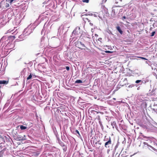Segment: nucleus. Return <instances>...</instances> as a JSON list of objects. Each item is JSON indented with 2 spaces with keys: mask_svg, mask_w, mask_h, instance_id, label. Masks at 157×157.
I'll return each mask as SVG.
<instances>
[{
  "mask_svg": "<svg viewBox=\"0 0 157 157\" xmlns=\"http://www.w3.org/2000/svg\"><path fill=\"white\" fill-rule=\"evenodd\" d=\"M5 46L4 49H13L14 46V44L13 41L15 39V37L13 36H5Z\"/></svg>",
  "mask_w": 157,
  "mask_h": 157,
  "instance_id": "obj_1",
  "label": "nucleus"
},
{
  "mask_svg": "<svg viewBox=\"0 0 157 157\" xmlns=\"http://www.w3.org/2000/svg\"><path fill=\"white\" fill-rule=\"evenodd\" d=\"M34 29L35 27H32L31 24H30L24 30L23 33V35L25 36L29 35L33 32Z\"/></svg>",
  "mask_w": 157,
  "mask_h": 157,
  "instance_id": "obj_2",
  "label": "nucleus"
},
{
  "mask_svg": "<svg viewBox=\"0 0 157 157\" xmlns=\"http://www.w3.org/2000/svg\"><path fill=\"white\" fill-rule=\"evenodd\" d=\"M105 146L106 148H107V152L108 154L110 151L112 150L113 144H112L111 141L110 137H109L108 141L105 143Z\"/></svg>",
  "mask_w": 157,
  "mask_h": 157,
  "instance_id": "obj_3",
  "label": "nucleus"
},
{
  "mask_svg": "<svg viewBox=\"0 0 157 157\" xmlns=\"http://www.w3.org/2000/svg\"><path fill=\"white\" fill-rule=\"evenodd\" d=\"M81 31L79 27H76L72 33L71 37H72L75 36L79 35Z\"/></svg>",
  "mask_w": 157,
  "mask_h": 157,
  "instance_id": "obj_4",
  "label": "nucleus"
},
{
  "mask_svg": "<svg viewBox=\"0 0 157 157\" xmlns=\"http://www.w3.org/2000/svg\"><path fill=\"white\" fill-rule=\"evenodd\" d=\"M5 38V36H3L0 40V49H1L2 50H3L6 45L5 40H6H6Z\"/></svg>",
  "mask_w": 157,
  "mask_h": 157,
  "instance_id": "obj_5",
  "label": "nucleus"
},
{
  "mask_svg": "<svg viewBox=\"0 0 157 157\" xmlns=\"http://www.w3.org/2000/svg\"><path fill=\"white\" fill-rule=\"evenodd\" d=\"M50 28L51 27L49 25L48 26L47 25L46 26L45 25V24L44 26L43 29L41 31V33H42L45 30V33L46 32L47 33H48V32L50 31Z\"/></svg>",
  "mask_w": 157,
  "mask_h": 157,
  "instance_id": "obj_6",
  "label": "nucleus"
},
{
  "mask_svg": "<svg viewBox=\"0 0 157 157\" xmlns=\"http://www.w3.org/2000/svg\"><path fill=\"white\" fill-rule=\"evenodd\" d=\"M63 27L62 26H60L58 30V33L59 35H61L63 33Z\"/></svg>",
  "mask_w": 157,
  "mask_h": 157,
  "instance_id": "obj_7",
  "label": "nucleus"
},
{
  "mask_svg": "<svg viewBox=\"0 0 157 157\" xmlns=\"http://www.w3.org/2000/svg\"><path fill=\"white\" fill-rule=\"evenodd\" d=\"M133 74L135 75L136 76H140V75H142V73L141 72L138 71H135L133 72Z\"/></svg>",
  "mask_w": 157,
  "mask_h": 157,
  "instance_id": "obj_8",
  "label": "nucleus"
},
{
  "mask_svg": "<svg viewBox=\"0 0 157 157\" xmlns=\"http://www.w3.org/2000/svg\"><path fill=\"white\" fill-rule=\"evenodd\" d=\"M57 140L59 144L62 147H64L65 146V145L62 142L59 138H58Z\"/></svg>",
  "mask_w": 157,
  "mask_h": 157,
  "instance_id": "obj_9",
  "label": "nucleus"
},
{
  "mask_svg": "<svg viewBox=\"0 0 157 157\" xmlns=\"http://www.w3.org/2000/svg\"><path fill=\"white\" fill-rule=\"evenodd\" d=\"M111 125L112 126L113 128H114V127L117 128V126L115 121H113L111 122Z\"/></svg>",
  "mask_w": 157,
  "mask_h": 157,
  "instance_id": "obj_10",
  "label": "nucleus"
},
{
  "mask_svg": "<svg viewBox=\"0 0 157 157\" xmlns=\"http://www.w3.org/2000/svg\"><path fill=\"white\" fill-rule=\"evenodd\" d=\"M8 83V81H7L5 80H0V84H7Z\"/></svg>",
  "mask_w": 157,
  "mask_h": 157,
  "instance_id": "obj_11",
  "label": "nucleus"
},
{
  "mask_svg": "<svg viewBox=\"0 0 157 157\" xmlns=\"http://www.w3.org/2000/svg\"><path fill=\"white\" fill-rule=\"evenodd\" d=\"M17 1H18V0H6V1L11 5L12 3H14Z\"/></svg>",
  "mask_w": 157,
  "mask_h": 157,
  "instance_id": "obj_12",
  "label": "nucleus"
},
{
  "mask_svg": "<svg viewBox=\"0 0 157 157\" xmlns=\"http://www.w3.org/2000/svg\"><path fill=\"white\" fill-rule=\"evenodd\" d=\"M116 29L119 32V33L122 34L123 33V32L121 29L120 27L119 26H117L116 27Z\"/></svg>",
  "mask_w": 157,
  "mask_h": 157,
  "instance_id": "obj_13",
  "label": "nucleus"
},
{
  "mask_svg": "<svg viewBox=\"0 0 157 157\" xmlns=\"http://www.w3.org/2000/svg\"><path fill=\"white\" fill-rule=\"evenodd\" d=\"M39 24L38 21L36 20L34 22V24L31 25L32 27L35 28L36 26H37Z\"/></svg>",
  "mask_w": 157,
  "mask_h": 157,
  "instance_id": "obj_14",
  "label": "nucleus"
},
{
  "mask_svg": "<svg viewBox=\"0 0 157 157\" xmlns=\"http://www.w3.org/2000/svg\"><path fill=\"white\" fill-rule=\"evenodd\" d=\"M135 82L136 83H140V84L141 85L142 83V81L141 80H137Z\"/></svg>",
  "mask_w": 157,
  "mask_h": 157,
  "instance_id": "obj_15",
  "label": "nucleus"
},
{
  "mask_svg": "<svg viewBox=\"0 0 157 157\" xmlns=\"http://www.w3.org/2000/svg\"><path fill=\"white\" fill-rule=\"evenodd\" d=\"M20 128L21 130H25L27 128V127L25 126L21 125L20 126Z\"/></svg>",
  "mask_w": 157,
  "mask_h": 157,
  "instance_id": "obj_16",
  "label": "nucleus"
},
{
  "mask_svg": "<svg viewBox=\"0 0 157 157\" xmlns=\"http://www.w3.org/2000/svg\"><path fill=\"white\" fill-rule=\"evenodd\" d=\"M82 82V81L81 80H77L75 81V83H81Z\"/></svg>",
  "mask_w": 157,
  "mask_h": 157,
  "instance_id": "obj_17",
  "label": "nucleus"
},
{
  "mask_svg": "<svg viewBox=\"0 0 157 157\" xmlns=\"http://www.w3.org/2000/svg\"><path fill=\"white\" fill-rule=\"evenodd\" d=\"M61 138H62V140L63 141L65 142V140H66V138L65 136L64 135H63V136H61Z\"/></svg>",
  "mask_w": 157,
  "mask_h": 157,
  "instance_id": "obj_18",
  "label": "nucleus"
},
{
  "mask_svg": "<svg viewBox=\"0 0 157 157\" xmlns=\"http://www.w3.org/2000/svg\"><path fill=\"white\" fill-rule=\"evenodd\" d=\"M5 151L4 150H2L0 152V157L2 156V154H4Z\"/></svg>",
  "mask_w": 157,
  "mask_h": 157,
  "instance_id": "obj_19",
  "label": "nucleus"
},
{
  "mask_svg": "<svg viewBox=\"0 0 157 157\" xmlns=\"http://www.w3.org/2000/svg\"><path fill=\"white\" fill-rule=\"evenodd\" d=\"M32 76L33 75L31 73L30 75H29V76L27 77V80L31 79L32 78Z\"/></svg>",
  "mask_w": 157,
  "mask_h": 157,
  "instance_id": "obj_20",
  "label": "nucleus"
},
{
  "mask_svg": "<svg viewBox=\"0 0 157 157\" xmlns=\"http://www.w3.org/2000/svg\"><path fill=\"white\" fill-rule=\"evenodd\" d=\"M79 44L81 45L82 47H84V48H85L86 47H85V45H84V44L82 42H79Z\"/></svg>",
  "mask_w": 157,
  "mask_h": 157,
  "instance_id": "obj_21",
  "label": "nucleus"
},
{
  "mask_svg": "<svg viewBox=\"0 0 157 157\" xmlns=\"http://www.w3.org/2000/svg\"><path fill=\"white\" fill-rule=\"evenodd\" d=\"M54 134L55 135H56L57 139H58V138H59V137H58V134H57V133L56 132V131H54Z\"/></svg>",
  "mask_w": 157,
  "mask_h": 157,
  "instance_id": "obj_22",
  "label": "nucleus"
},
{
  "mask_svg": "<svg viewBox=\"0 0 157 157\" xmlns=\"http://www.w3.org/2000/svg\"><path fill=\"white\" fill-rule=\"evenodd\" d=\"M118 144H117L116 146H115V147L114 148V151H115V150H116L117 148L118 147Z\"/></svg>",
  "mask_w": 157,
  "mask_h": 157,
  "instance_id": "obj_23",
  "label": "nucleus"
},
{
  "mask_svg": "<svg viewBox=\"0 0 157 157\" xmlns=\"http://www.w3.org/2000/svg\"><path fill=\"white\" fill-rule=\"evenodd\" d=\"M155 31H153V32L151 33V36H153L154 35H155Z\"/></svg>",
  "mask_w": 157,
  "mask_h": 157,
  "instance_id": "obj_24",
  "label": "nucleus"
},
{
  "mask_svg": "<svg viewBox=\"0 0 157 157\" xmlns=\"http://www.w3.org/2000/svg\"><path fill=\"white\" fill-rule=\"evenodd\" d=\"M55 16H52V19H54V21H58V20H57V19H55Z\"/></svg>",
  "mask_w": 157,
  "mask_h": 157,
  "instance_id": "obj_25",
  "label": "nucleus"
},
{
  "mask_svg": "<svg viewBox=\"0 0 157 157\" xmlns=\"http://www.w3.org/2000/svg\"><path fill=\"white\" fill-rule=\"evenodd\" d=\"M82 1L84 2L88 3L89 1V0H83Z\"/></svg>",
  "mask_w": 157,
  "mask_h": 157,
  "instance_id": "obj_26",
  "label": "nucleus"
},
{
  "mask_svg": "<svg viewBox=\"0 0 157 157\" xmlns=\"http://www.w3.org/2000/svg\"><path fill=\"white\" fill-rule=\"evenodd\" d=\"M148 146H149L150 147H151V148L152 149H153L154 150V151H156V150L155 148H154L153 147H152L151 146H150V145H148Z\"/></svg>",
  "mask_w": 157,
  "mask_h": 157,
  "instance_id": "obj_27",
  "label": "nucleus"
},
{
  "mask_svg": "<svg viewBox=\"0 0 157 157\" xmlns=\"http://www.w3.org/2000/svg\"><path fill=\"white\" fill-rule=\"evenodd\" d=\"M93 14L94 13H89L88 14H85V15H89L90 16H93Z\"/></svg>",
  "mask_w": 157,
  "mask_h": 157,
  "instance_id": "obj_28",
  "label": "nucleus"
},
{
  "mask_svg": "<svg viewBox=\"0 0 157 157\" xmlns=\"http://www.w3.org/2000/svg\"><path fill=\"white\" fill-rule=\"evenodd\" d=\"M105 53H111L113 52H111V51H105Z\"/></svg>",
  "mask_w": 157,
  "mask_h": 157,
  "instance_id": "obj_29",
  "label": "nucleus"
},
{
  "mask_svg": "<svg viewBox=\"0 0 157 157\" xmlns=\"http://www.w3.org/2000/svg\"><path fill=\"white\" fill-rule=\"evenodd\" d=\"M9 3H6V7H9Z\"/></svg>",
  "mask_w": 157,
  "mask_h": 157,
  "instance_id": "obj_30",
  "label": "nucleus"
},
{
  "mask_svg": "<svg viewBox=\"0 0 157 157\" xmlns=\"http://www.w3.org/2000/svg\"><path fill=\"white\" fill-rule=\"evenodd\" d=\"M66 70L68 71H69L70 70V68L68 66H66Z\"/></svg>",
  "mask_w": 157,
  "mask_h": 157,
  "instance_id": "obj_31",
  "label": "nucleus"
},
{
  "mask_svg": "<svg viewBox=\"0 0 157 157\" xmlns=\"http://www.w3.org/2000/svg\"><path fill=\"white\" fill-rule=\"evenodd\" d=\"M75 132H77V133H78L79 135V136L80 135V133H79V131L78 130H75Z\"/></svg>",
  "mask_w": 157,
  "mask_h": 157,
  "instance_id": "obj_32",
  "label": "nucleus"
},
{
  "mask_svg": "<svg viewBox=\"0 0 157 157\" xmlns=\"http://www.w3.org/2000/svg\"><path fill=\"white\" fill-rule=\"evenodd\" d=\"M153 110L154 112H155L157 113V109H153Z\"/></svg>",
  "mask_w": 157,
  "mask_h": 157,
  "instance_id": "obj_33",
  "label": "nucleus"
},
{
  "mask_svg": "<svg viewBox=\"0 0 157 157\" xmlns=\"http://www.w3.org/2000/svg\"><path fill=\"white\" fill-rule=\"evenodd\" d=\"M139 58L147 60L146 59L143 57H140Z\"/></svg>",
  "mask_w": 157,
  "mask_h": 157,
  "instance_id": "obj_34",
  "label": "nucleus"
},
{
  "mask_svg": "<svg viewBox=\"0 0 157 157\" xmlns=\"http://www.w3.org/2000/svg\"><path fill=\"white\" fill-rule=\"evenodd\" d=\"M93 16H94V17H97V14H95V13L93 14Z\"/></svg>",
  "mask_w": 157,
  "mask_h": 157,
  "instance_id": "obj_35",
  "label": "nucleus"
},
{
  "mask_svg": "<svg viewBox=\"0 0 157 157\" xmlns=\"http://www.w3.org/2000/svg\"><path fill=\"white\" fill-rule=\"evenodd\" d=\"M106 1H107V0H102L103 3H105Z\"/></svg>",
  "mask_w": 157,
  "mask_h": 157,
  "instance_id": "obj_36",
  "label": "nucleus"
},
{
  "mask_svg": "<svg viewBox=\"0 0 157 157\" xmlns=\"http://www.w3.org/2000/svg\"><path fill=\"white\" fill-rule=\"evenodd\" d=\"M22 35H20L19 36V38H20V39H21L22 38Z\"/></svg>",
  "mask_w": 157,
  "mask_h": 157,
  "instance_id": "obj_37",
  "label": "nucleus"
},
{
  "mask_svg": "<svg viewBox=\"0 0 157 157\" xmlns=\"http://www.w3.org/2000/svg\"><path fill=\"white\" fill-rule=\"evenodd\" d=\"M133 85H130L129 86H128V87H133Z\"/></svg>",
  "mask_w": 157,
  "mask_h": 157,
  "instance_id": "obj_38",
  "label": "nucleus"
},
{
  "mask_svg": "<svg viewBox=\"0 0 157 157\" xmlns=\"http://www.w3.org/2000/svg\"><path fill=\"white\" fill-rule=\"evenodd\" d=\"M117 1L116 0H115V3L116 4H117L118 3V2L117 1Z\"/></svg>",
  "mask_w": 157,
  "mask_h": 157,
  "instance_id": "obj_39",
  "label": "nucleus"
},
{
  "mask_svg": "<svg viewBox=\"0 0 157 157\" xmlns=\"http://www.w3.org/2000/svg\"><path fill=\"white\" fill-rule=\"evenodd\" d=\"M126 18V17L125 16H124L123 17V20H124V19H125Z\"/></svg>",
  "mask_w": 157,
  "mask_h": 157,
  "instance_id": "obj_40",
  "label": "nucleus"
},
{
  "mask_svg": "<svg viewBox=\"0 0 157 157\" xmlns=\"http://www.w3.org/2000/svg\"><path fill=\"white\" fill-rule=\"evenodd\" d=\"M86 19L89 22L90 21V20H89L87 18H86Z\"/></svg>",
  "mask_w": 157,
  "mask_h": 157,
  "instance_id": "obj_41",
  "label": "nucleus"
},
{
  "mask_svg": "<svg viewBox=\"0 0 157 157\" xmlns=\"http://www.w3.org/2000/svg\"><path fill=\"white\" fill-rule=\"evenodd\" d=\"M33 76V77L34 78L36 77V76L35 75H33V74H32Z\"/></svg>",
  "mask_w": 157,
  "mask_h": 157,
  "instance_id": "obj_42",
  "label": "nucleus"
},
{
  "mask_svg": "<svg viewBox=\"0 0 157 157\" xmlns=\"http://www.w3.org/2000/svg\"><path fill=\"white\" fill-rule=\"evenodd\" d=\"M93 111H94V112H96V113H97V114H98V113H100L99 112H96V111H94V110H93Z\"/></svg>",
  "mask_w": 157,
  "mask_h": 157,
  "instance_id": "obj_43",
  "label": "nucleus"
},
{
  "mask_svg": "<svg viewBox=\"0 0 157 157\" xmlns=\"http://www.w3.org/2000/svg\"><path fill=\"white\" fill-rule=\"evenodd\" d=\"M90 25H93V24L92 23H90Z\"/></svg>",
  "mask_w": 157,
  "mask_h": 157,
  "instance_id": "obj_44",
  "label": "nucleus"
},
{
  "mask_svg": "<svg viewBox=\"0 0 157 157\" xmlns=\"http://www.w3.org/2000/svg\"><path fill=\"white\" fill-rule=\"evenodd\" d=\"M95 36H98V35L97 34H95Z\"/></svg>",
  "mask_w": 157,
  "mask_h": 157,
  "instance_id": "obj_45",
  "label": "nucleus"
},
{
  "mask_svg": "<svg viewBox=\"0 0 157 157\" xmlns=\"http://www.w3.org/2000/svg\"><path fill=\"white\" fill-rule=\"evenodd\" d=\"M121 2H122V0H119Z\"/></svg>",
  "mask_w": 157,
  "mask_h": 157,
  "instance_id": "obj_46",
  "label": "nucleus"
},
{
  "mask_svg": "<svg viewBox=\"0 0 157 157\" xmlns=\"http://www.w3.org/2000/svg\"><path fill=\"white\" fill-rule=\"evenodd\" d=\"M39 155V154H37V155Z\"/></svg>",
  "mask_w": 157,
  "mask_h": 157,
  "instance_id": "obj_47",
  "label": "nucleus"
},
{
  "mask_svg": "<svg viewBox=\"0 0 157 157\" xmlns=\"http://www.w3.org/2000/svg\"><path fill=\"white\" fill-rule=\"evenodd\" d=\"M137 89V90H139V87H138Z\"/></svg>",
  "mask_w": 157,
  "mask_h": 157,
  "instance_id": "obj_48",
  "label": "nucleus"
},
{
  "mask_svg": "<svg viewBox=\"0 0 157 157\" xmlns=\"http://www.w3.org/2000/svg\"><path fill=\"white\" fill-rule=\"evenodd\" d=\"M156 78L157 79V76H156Z\"/></svg>",
  "mask_w": 157,
  "mask_h": 157,
  "instance_id": "obj_49",
  "label": "nucleus"
},
{
  "mask_svg": "<svg viewBox=\"0 0 157 157\" xmlns=\"http://www.w3.org/2000/svg\"><path fill=\"white\" fill-rule=\"evenodd\" d=\"M155 124H156V125H157V123H156Z\"/></svg>",
  "mask_w": 157,
  "mask_h": 157,
  "instance_id": "obj_50",
  "label": "nucleus"
},
{
  "mask_svg": "<svg viewBox=\"0 0 157 157\" xmlns=\"http://www.w3.org/2000/svg\"><path fill=\"white\" fill-rule=\"evenodd\" d=\"M86 11H87V10H86Z\"/></svg>",
  "mask_w": 157,
  "mask_h": 157,
  "instance_id": "obj_51",
  "label": "nucleus"
},
{
  "mask_svg": "<svg viewBox=\"0 0 157 157\" xmlns=\"http://www.w3.org/2000/svg\"><path fill=\"white\" fill-rule=\"evenodd\" d=\"M115 100V98H113Z\"/></svg>",
  "mask_w": 157,
  "mask_h": 157,
  "instance_id": "obj_52",
  "label": "nucleus"
}]
</instances>
